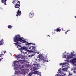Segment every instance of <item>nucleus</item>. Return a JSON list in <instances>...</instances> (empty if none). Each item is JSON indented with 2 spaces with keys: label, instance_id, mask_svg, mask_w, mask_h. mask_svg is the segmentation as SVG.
I'll return each mask as SVG.
<instances>
[{
  "label": "nucleus",
  "instance_id": "f257e3e1",
  "mask_svg": "<svg viewBox=\"0 0 76 76\" xmlns=\"http://www.w3.org/2000/svg\"><path fill=\"white\" fill-rule=\"evenodd\" d=\"M14 39V42H17V43H14L15 44H16V45L21 44V43L18 42L19 41L21 42H23V43L26 42V41L24 40H23V39L22 38V37H20V35H19L16 36Z\"/></svg>",
  "mask_w": 76,
  "mask_h": 76
},
{
  "label": "nucleus",
  "instance_id": "f03ea898",
  "mask_svg": "<svg viewBox=\"0 0 76 76\" xmlns=\"http://www.w3.org/2000/svg\"><path fill=\"white\" fill-rule=\"evenodd\" d=\"M16 63H18V61H15L14 62V69L15 70V75H18V74H19L18 71H16L18 70L19 69V68L18 65H15Z\"/></svg>",
  "mask_w": 76,
  "mask_h": 76
},
{
  "label": "nucleus",
  "instance_id": "7ed1b4c3",
  "mask_svg": "<svg viewBox=\"0 0 76 76\" xmlns=\"http://www.w3.org/2000/svg\"><path fill=\"white\" fill-rule=\"evenodd\" d=\"M72 56H74L75 57V55L73 53H71V54L69 56L67 55H64L63 57V58H65L66 59H70L72 58L73 57Z\"/></svg>",
  "mask_w": 76,
  "mask_h": 76
},
{
  "label": "nucleus",
  "instance_id": "20e7f679",
  "mask_svg": "<svg viewBox=\"0 0 76 76\" xmlns=\"http://www.w3.org/2000/svg\"><path fill=\"white\" fill-rule=\"evenodd\" d=\"M12 3H15V8H19V7H20V5L18 4V3H19V4H20V2H19V1H18L17 2L16 1L15 2V1L14 0H13V1L12 2Z\"/></svg>",
  "mask_w": 76,
  "mask_h": 76
},
{
  "label": "nucleus",
  "instance_id": "39448f33",
  "mask_svg": "<svg viewBox=\"0 0 76 76\" xmlns=\"http://www.w3.org/2000/svg\"><path fill=\"white\" fill-rule=\"evenodd\" d=\"M60 64V65H62V67H64L65 66L66 68H69V65L68 63L64 62L63 63H61Z\"/></svg>",
  "mask_w": 76,
  "mask_h": 76
},
{
  "label": "nucleus",
  "instance_id": "423d86ee",
  "mask_svg": "<svg viewBox=\"0 0 76 76\" xmlns=\"http://www.w3.org/2000/svg\"><path fill=\"white\" fill-rule=\"evenodd\" d=\"M37 58H39L40 59H39V61L40 60H43L44 62H45V61H47L46 60H45L44 59V58H42V55H39L37 56Z\"/></svg>",
  "mask_w": 76,
  "mask_h": 76
},
{
  "label": "nucleus",
  "instance_id": "0eeeda50",
  "mask_svg": "<svg viewBox=\"0 0 76 76\" xmlns=\"http://www.w3.org/2000/svg\"><path fill=\"white\" fill-rule=\"evenodd\" d=\"M21 14V11L19 10H18L17 12V14L16 15V16H20V14Z\"/></svg>",
  "mask_w": 76,
  "mask_h": 76
},
{
  "label": "nucleus",
  "instance_id": "6e6552de",
  "mask_svg": "<svg viewBox=\"0 0 76 76\" xmlns=\"http://www.w3.org/2000/svg\"><path fill=\"white\" fill-rule=\"evenodd\" d=\"M58 72L59 73V75H64V72H63L62 71H61L60 70H58Z\"/></svg>",
  "mask_w": 76,
  "mask_h": 76
},
{
  "label": "nucleus",
  "instance_id": "1a4fd4ad",
  "mask_svg": "<svg viewBox=\"0 0 76 76\" xmlns=\"http://www.w3.org/2000/svg\"><path fill=\"white\" fill-rule=\"evenodd\" d=\"M35 74H37L38 75H39L40 76H41V73L40 72H38V71H35L34 72Z\"/></svg>",
  "mask_w": 76,
  "mask_h": 76
},
{
  "label": "nucleus",
  "instance_id": "9d476101",
  "mask_svg": "<svg viewBox=\"0 0 76 76\" xmlns=\"http://www.w3.org/2000/svg\"><path fill=\"white\" fill-rule=\"evenodd\" d=\"M34 16V15H33V13H32V12H31L29 14V17L30 18H32Z\"/></svg>",
  "mask_w": 76,
  "mask_h": 76
},
{
  "label": "nucleus",
  "instance_id": "9b49d317",
  "mask_svg": "<svg viewBox=\"0 0 76 76\" xmlns=\"http://www.w3.org/2000/svg\"><path fill=\"white\" fill-rule=\"evenodd\" d=\"M31 48H32V51H33V52H34V53H37V51H34H34H35V47L34 46H31Z\"/></svg>",
  "mask_w": 76,
  "mask_h": 76
},
{
  "label": "nucleus",
  "instance_id": "f8f14e48",
  "mask_svg": "<svg viewBox=\"0 0 76 76\" xmlns=\"http://www.w3.org/2000/svg\"><path fill=\"white\" fill-rule=\"evenodd\" d=\"M23 50H25L26 51H27V47H26L25 46H23V48H22Z\"/></svg>",
  "mask_w": 76,
  "mask_h": 76
},
{
  "label": "nucleus",
  "instance_id": "ddd939ff",
  "mask_svg": "<svg viewBox=\"0 0 76 76\" xmlns=\"http://www.w3.org/2000/svg\"><path fill=\"white\" fill-rule=\"evenodd\" d=\"M62 71L64 72H66L67 70V68H64L62 69Z\"/></svg>",
  "mask_w": 76,
  "mask_h": 76
},
{
  "label": "nucleus",
  "instance_id": "4468645a",
  "mask_svg": "<svg viewBox=\"0 0 76 76\" xmlns=\"http://www.w3.org/2000/svg\"><path fill=\"white\" fill-rule=\"evenodd\" d=\"M31 48L29 46H28L27 47V51H28V50H31Z\"/></svg>",
  "mask_w": 76,
  "mask_h": 76
},
{
  "label": "nucleus",
  "instance_id": "2eb2a0df",
  "mask_svg": "<svg viewBox=\"0 0 76 76\" xmlns=\"http://www.w3.org/2000/svg\"><path fill=\"white\" fill-rule=\"evenodd\" d=\"M33 65L34 66H36V67H39V65L38 64H37V63L34 64Z\"/></svg>",
  "mask_w": 76,
  "mask_h": 76
},
{
  "label": "nucleus",
  "instance_id": "dca6fc26",
  "mask_svg": "<svg viewBox=\"0 0 76 76\" xmlns=\"http://www.w3.org/2000/svg\"><path fill=\"white\" fill-rule=\"evenodd\" d=\"M72 61L73 63H76V58H74Z\"/></svg>",
  "mask_w": 76,
  "mask_h": 76
},
{
  "label": "nucleus",
  "instance_id": "f3484780",
  "mask_svg": "<svg viewBox=\"0 0 76 76\" xmlns=\"http://www.w3.org/2000/svg\"><path fill=\"white\" fill-rule=\"evenodd\" d=\"M35 69V67H34L33 68H31L30 70H32V71H34V70H35V69Z\"/></svg>",
  "mask_w": 76,
  "mask_h": 76
},
{
  "label": "nucleus",
  "instance_id": "a211bd4d",
  "mask_svg": "<svg viewBox=\"0 0 76 76\" xmlns=\"http://www.w3.org/2000/svg\"><path fill=\"white\" fill-rule=\"evenodd\" d=\"M22 57V55L20 54H19V55L18 56V58H21V57Z\"/></svg>",
  "mask_w": 76,
  "mask_h": 76
},
{
  "label": "nucleus",
  "instance_id": "6ab92c4d",
  "mask_svg": "<svg viewBox=\"0 0 76 76\" xmlns=\"http://www.w3.org/2000/svg\"><path fill=\"white\" fill-rule=\"evenodd\" d=\"M7 1V0H2L1 2L2 3H4V2H6Z\"/></svg>",
  "mask_w": 76,
  "mask_h": 76
},
{
  "label": "nucleus",
  "instance_id": "aec40b11",
  "mask_svg": "<svg viewBox=\"0 0 76 76\" xmlns=\"http://www.w3.org/2000/svg\"><path fill=\"white\" fill-rule=\"evenodd\" d=\"M61 29L60 28H58L57 30V31H58L59 32H60V31H61Z\"/></svg>",
  "mask_w": 76,
  "mask_h": 76
},
{
  "label": "nucleus",
  "instance_id": "412c9836",
  "mask_svg": "<svg viewBox=\"0 0 76 76\" xmlns=\"http://www.w3.org/2000/svg\"><path fill=\"white\" fill-rule=\"evenodd\" d=\"M8 28H10V29H11L12 28V26L11 25H9L8 26Z\"/></svg>",
  "mask_w": 76,
  "mask_h": 76
},
{
  "label": "nucleus",
  "instance_id": "4be33fe9",
  "mask_svg": "<svg viewBox=\"0 0 76 76\" xmlns=\"http://www.w3.org/2000/svg\"><path fill=\"white\" fill-rule=\"evenodd\" d=\"M73 75V74H71L70 72H69V76H72Z\"/></svg>",
  "mask_w": 76,
  "mask_h": 76
},
{
  "label": "nucleus",
  "instance_id": "5701e85b",
  "mask_svg": "<svg viewBox=\"0 0 76 76\" xmlns=\"http://www.w3.org/2000/svg\"><path fill=\"white\" fill-rule=\"evenodd\" d=\"M32 75V73H30L28 74V76H31Z\"/></svg>",
  "mask_w": 76,
  "mask_h": 76
},
{
  "label": "nucleus",
  "instance_id": "b1692460",
  "mask_svg": "<svg viewBox=\"0 0 76 76\" xmlns=\"http://www.w3.org/2000/svg\"><path fill=\"white\" fill-rule=\"evenodd\" d=\"M17 48H20V47L21 48V46L20 45H17Z\"/></svg>",
  "mask_w": 76,
  "mask_h": 76
},
{
  "label": "nucleus",
  "instance_id": "393cba45",
  "mask_svg": "<svg viewBox=\"0 0 76 76\" xmlns=\"http://www.w3.org/2000/svg\"><path fill=\"white\" fill-rule=\"evenodd\" d=\"M26 45H28L29 44H31V43H26L25 44Z\"/></svg>",
  "mask_w": 76,
  "mask_h": 76
},
{
  "label": "nucleus",
  "instance_id": "a878e982",
  "mask_svg": "<svg viewBox=\"0 0 76 76\" xmlns=\"http://www.w3.org/2000/svg\"><path fill=\"white\" fill-rule=\"evenodd\" d=\"M72 69L73 70H76V67L73 68Z\"/></svg>",
  "mask_w": 76,
  "mask_h": 76
},
{
  "label": "nucleus",
  "instance_id": "bb28decb",
  "mask_svg": "<svg viewBox=\"0 0 76 76\" xmlns=\"http://www.w3.org/2000/svg\"><path fill=\"white\" fill-rule=\"evenodd\" d=\"M2 55H3V53H2L0 55V57H1L2 56Z\"/></svg>",
  "mask_w": 76,
  "mask_h": 76
},
{
  "label": "nucleus",
  "instance_id": "cd10ccee",
  "mask_svg": "<svg viewBox=\"0 0 76 76\" xmlns=\"http://www.w3.org/2000/svg\"><path fill=\"white\" fill-rule=\"evenodd\" d=\"M32 55H33V56H35V53L33 54Z\"/></svg>",
  "mask_w": 76,
  "mask_h": 76
},
{
  "label": "nucleus",
  "instance_id": "c85d7f7f",
  "mask_svg": "<svg viewBox=\"0 0 76 76\" xmlns=\"http://www.w3.org/2000/svg\"><path fill=\"white\" fill-rule=\"evenodd\" d=\"M31 57H32V56H33V55H30Z\"/></svg>",
  "mask_w": 76,
  "mask_h": 76
},
{
  "label": "nucleus",
  "instance_id": "c756f323",
  "mask_svg": "<svg viewBox=\"0 0 76 76\" xmlns=\"http://www.w3.org/2000/svg\"><path fill=\"white\" fill-rule=\"evenodd\" d=\"M3 58H1V59H0V61H1V60H2V59H3Z\"/></svg>",
  "mask_w": 76,
  "mask_h": 76
},
{
  "label": "nucleus",
  "instance_id": "7c9ffc66",
  "mask_svg": "<svg viewBox=\"0 0 76 76\" xmlns=\"http://www.w3.org/2000/svg\"><path fill=\"white\" fill-rule=\"evenodd\" d=\"M19 62H20V63H22V62H21V61H18V63H19Z\"/></svg>",
  "mask_w": 76,
  "mask_h": 76
},
{
  "label": "nucleus",
  "instance_id": "2f4dec72",
  "mask_svg": "<svg viewBox=\"0 0 76 76\" xmlns=\"http://www.w3.org/2000/svg\"><path fill=\"white\" fill-rule=\"evenodd\" d=\"M74 73H76V71H74Z\"/></svg>",
  "mask_w": 76,
  "mask_h": 76
},
{
  "label": "nucleus",
  "instance_id": "473e14b6",
  "mask_svg": "<svg viewBox=\"0 0 76 76\" xmlns=\"http://www.w3.org/2000/svg\"><path fill=\"white\" fill-rule=\"evenodd\" d=\"M28 57H31V55H28Z\"/></svg>",
  "mask_w": 76,
  "mask_h": 76
},
{
  "label": "nucleus",
  "instance_id": "72a5a7b5",
  "mask_svg": "<svg viewBox=\"0 0 76 76\" xmlns=\"http://www.w3.org/2000/svg\"><path fill=\"white\" fill-rule=\"evenodd\" d=\"M65 34H67V32H65Z\"/></svg>",
  "mask_w": 76,
  "mask_h": 76
},
{
  "label": "nucleus",
  "instance_id": "f704fd0d",
  "mask_svg": "<svg viewBox=\"0 0 76 76\" xmlns=\"http://www.w3.org/2000/svg\"><path fill=\"white\" fill-rule=\"evenodd\" d=\"M4 4H5V5H6V3H4Z\"/></svg>",
  "mask_w": 76,
  "mask_h": 76
},
{
  "label": "nucleus",
  "instance_id": "c9c22d12",
  "mask_svg": "<svg viewBox=\"0 0 76 76\" xmlns=\"http://www.w3.org/2000/svg\"><path fill=\"white\" fill-rule=\"evenodd\" d=\"M37 60H38V59H36V60L37 61Z\"/></svg>",
  "mask_w": 76,
  "mask_h": 76
},
{
  "label": "nucleus",
  "instance_id": "e433bc0d",
  "mask_svg": "<svg viewBox=\"0 0 76 76\" xmlns=\"http://www.w3.org/2000/svg\"><path fill=\"white\" fill-rule=\"evenodd\" d=\"M25 53H26V54H27V52H26Z\"/></svg>",
  "mask_w": 76,
  "mask_h": 76
},
{
  "label": "nucleus",
  "instance_id": "4c0bfd02",
  "mask_svg": "<svg viewBox=\"0 0 76 76\" xmlns=\"http://www.w3.org/2000/svg\"><path fill=\"white\" fill-rule=\"evenodd\" d=\"M19 49L20 50V48H19Z\"/></svg>",
  "mask_w": 76,
  "mask_h": 76
},
{
  "label": "nucleus",
  "instance_id": "58836bf2",
  "mask_svg": "<svg viewBox=\"0 0 76 76\" xmlns=\"http://www.w3.org/2000/svg\"><path fill=\"white\" fill-rule=\"evenodd\" d=\"M5 51V53H6V51Z\"/></svg>",
  "mask_w": 76,
  "mask_h": 76
},
{
  "label": "nucleus",
  "instance_id": "ea45409f",
  "mask_svg": "<svg viewBox=\"0 0 76 76\" xmlns=\"http://www.w3.org/2000/svg\"><path fill=\"white\" fill-rule=\"evenodd\" d=\"M75 66H76V63L75 64Z\"/></svg>",
  "mask_w": 76,
  "mask_h": 76
},
{
  "label": "nucleus",
  "instance_id": "a19ab883",
  "mask_svg": "<svg viewBox=\"0 0 76 76\" xmlns=\"http://www.w3.org/2000/svg\"><path fill=\"white\" fill-rule=\"evenodd\" d=\"M39 54V53H37V54Z\"/></svg>",
  "mask_w": 76,
  "mask_h": 76
},
{
  "label": "nucleus",
  "instance_id": "79ce46f5",
  "mask_svg": "<svg viewBox=\"0 0 76 76\" xmlns=\"http://www.w3.org/2000/svg\"><path fill=\"white\" fill-rule=\"evenodd\" d=\"M2 52H4V51H2Z\"/></svg>",
  "mask_w": 76,
  "mask_h": 76
},
{
  "label": "nucleus",
  "instance_id": "37998d69",
  "mask_svg": "<svg viewBox=\"0 0 76 76\" xmlns=\"http://www.w3.org/2000/svg\"><path fill=\"white\" fill-rule=\"evenodd\" d=\"M10 54H11V55H12V54L10 53Z\"/></svg>",
  "mask_w": 76,
  "mask_h": 76
},
{
  "label": "nucleus",
  "instance_id": "c03bdc74",
  "mask_svg": "<svg viewBox=\"0 0 76 76\" xmlns=\"http://www.w3.org/2000/svg\"><path fill=\"white\" fill-rule=\"evenodd\" d=\"M75 18H76V16H75Z\"/></svg>",
  "mask_w": 76,
  "mask_h": 76
},
{
  "label": "nucleus",
  "instance_id": "a18cd8bd",
  "mask_svg": "<svg viewBox=\"0 0 76 76\" xmlns=\"http://www.w3.org/2000/svg\"><path fill=\"white\" fill-rule=\"evenodd\" d=\"M49 35H49L48 36H49Z\"/></svg>",
  "mask_w": 76,
  "mask_h": 76
},
{
  "label": "nucleus",
  "instance_id": "49530a36",
  "mask_svg": "<svg viewBox=\"0 0 76 76\" xmlns=\"http://www.w3.org/2000/svg\"><path fill=\"white\" fill-rule=\"evenodd\" d=\"M12 66H13V64H12Z\"/></svg>",
  "mask_w": 76,
  "mask_h": 76
},
{
  "label": "nucleus",
  "instance_id": "de8ad7c7",
  "mask_svg": "<svg viewBox=\"0 0 76 76\" xmlns=\"http://www.w3.org/2000/svg\"><path fill=\"white\" fill-rule=\"evenodd\" d=\"M19 73H20V72H19Z\"/></svg>",
  "mask_w": 76,
  "mask_h": 76
}]
</instances>
